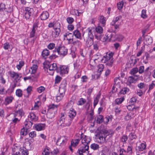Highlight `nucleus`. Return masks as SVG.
Returning <instances> with one entry per match:
<instances>
[{"label": "nucleus", "instance_id": "f257e3e1", "mask_svg": "<svg viewBox=\"0 0 155 155\" xmlns=\"http://www.w3.org/2000/svg\"><path fill=\"white\" fill-rule=\"evenodd\" d=\"M114 54L112 52H107L101 59V62L111 67L113 63V56Z\"/></svg>", "mask_w": 155, "mask_h": 155}, {"label": "nucleus", "instance_id": "f03ea898", "mask_svg": "<svg viewBox=\"0 0 155 155\" xmlns=\"http://www.w3.org/2000/svg\"><path fill=\"white\" fill-rule=\"evenodd\" d=\"M71 123V119L65 118L64 114H61V116L60 120L58 122V124L59 126L63 127L66 126H69Z\"/></svg>", "mask_w": 155, "mask_h": 155}, {"label": "nucleus", "instance_id": "7ed1b4c3", "mask_svg": "<svg viewBox=\"0 0 155 155\" xmlns=\"http://www.w3.org/2000/svg\"><path fill=\"white\" fill-rule=\"evenodd\" d=\"M109 135V133L107 131H101L97 134L96 139L98 142L103 143L105 142L106 138Z\"/></svg>", "mask_w": 155, "mask_h": 155}, {"label": "nucleus", "instance_id": "20e7f679", "mask_svg": "<svg viewBox=\"0 0 155 155\" xmlns=\"http://www.w3.org/2000/svg\"><path fill=\"white\" fill-rule=\"evenodd\" d=\"M21 107L20 104L17 105L15 107V111L14 114H11V116L13 117H18L21 118L22 116L24 114V113L21 108H20Z\"/></svg>", "mask_w": 155, "mask_h": 155}, {"label": "nucleus", "instance_id": "39448f33", "mask_svg": "<svg viewBox=\"0 0 155 155\" xmlns=\"http://www.w3.org/2000/svg\"><path fill=\"white\" fill-rule=\"evenodd\" d=\"M55 49L61 57H64L68 54V49L64 46H60Z\"/></svg>", "mask_w": 155, "mask_h": 155}, {"label": "nucleus", "instance_id": "423d86ee", "mask_svg": "<svg viewBox=\"0 0 155 155\" xmlns=\"http://www.w3.org/2000/svg\"><path fill=\"white\" fill-rule=\"evenodd\" d=\"M57 66L56 63H54L52 64H49L47 68V72L50 75H53L55 70H57V72H58L57 70Z\"/></svg>", "mask_w": 155, "mask_h": 155}, {"label": "nucleus", "instance_id": "0eeeda50", "mask_svg": "<svg viewBox=\"0 0 155 155\" xmlns=\"http://www.w3.org/2000/svg\"><path fill=\"white\" fill-rule=\"evenodd\" d=\"M108 31L109 32L106 35V37H104L105 39L104 40V41H114L116 39V36L111 33L110 30H109Z\"/></svg>", "mask_w": 155, "mask_h": 155}, {"label": "nucleus", "instance_id": "6e6552de", "mask_svg": "<svg viewBox=\"0 0 155 155\" xmlns=\"http://www.w3.org/2000/svg\"><path fill=\"white\" fill-rule=\"evenodd\" d=\"M64 39L68 41L69 44L71 43L73 41V35L72 33L68 32L65 33L63 35Z\"/></svg>", "mask_w": 155, "mask_h": 155}, {"label": "nucleus", "instance_id": "1a4fd4ad", "mask_svg": "<svg viewBox=\"0 0 155 155\" xmlns=\"http://www.w3.org/2000/svg\"><path fill=\"white\" fill-rule=\"evenodd\" d=\"M33 11L32 9L29 8H25L24 11V15L26 19H28L29 18L30 16L32 14Z\"/></svg>", "mask_w": 155, "mask_h": 155}, {"label": "nucleus", "instance_id": "9d476101", "mask_svg": "<svg viewBox=\"0 0 155 155\" xmlns=\"http://www.w3.org/2000/svg\"><path fill=\"white\" fill-rule=\"evenodd\" d=\"M66 141L67 140L64 136L61 137L58 139L56 144L59 146H62L65 144Z\"/></svg>", "mask_w": 155, "mask_h": 155}, {"label": "nucleus", "instance_id": "9b49d317", "mask_svg": "<svg viewBox=\"0 0 155 155\" xmlns=\"http://www.w3.org/2000/svg\"><path fill=\"white\" fill-rule=\"evenodd\" d=\"M81 140L83 145L88 146V145L91 141L90 138L89 137L84 135L81 136Z\"/></svg>", "mask_w": 155, "mask_h": 155}, {"label": "nucleus", "instance_id": "f8f14e48", "mask_svg": "<svg viewBox=\"0 0 155 155\" xmlns=\"http://www.w3.org/2000/svg\"><path fill=\"white\" fill-rule=\"evenodd\" d=\"M89 146L83 145L78 149V153L80 155H82L83 153L86 152L87 153L88 152Z\"/></svg>", "mask_w": 155, "mask_h": 155}, {"label": "nucleus", "instance_id": "ddd939ff", "mask_svg": "<svg viewBox=\"0 0 155 155\" xmlns=\"http://www.w3.org/2000/svg\"><path fill=\"white\" fill-rule=\"evenodd\" d=\"M38 25V21H36L34 24L33 26L31 31L30 33V38H32L35 35V31L37 29V27Z\"/></svg>", "mask_w": 155, "mask_h": 155}, {"label": "nucleus", "instance_id": "4468645a", "mask_svg": "<svg viewBox=\"0 0 155 155\" xmlns=\"http://www.w3.org/2000/svg\"><path fill=\"white\" fill-rule=\"evenodd\" d=\"M11 77L15 80H19L21 78L20 76V74L15 72H11L10 73Z\"/></svg>", "mask_w": 155, "mask_h": 155}, {"label": "nucleus", "instance_id": "2eb2a0df", "mask_svg": "<svg viewBox=\"0 0 155 155\" xmlns=\"http://www.w3.org/2000/svg\"><path fill=\"white\" fill-rule=\"evenodd\" d=\"M32 140H33V139L30 140H29L28 141H26L25 142L24 144L25 149L28 150H30L32 148V144L31 143V142H32Z\"/></svg>", "mask_w": 155, "mask_h": 155}, {"label": "nucleus", "instance_id": "dca6fc26", "mask_svg": "<svg viewBox=\"0 0 155 155\" xmlns=\"http://www.w3.org/2000/svg\"><path fill=\"white\" fill-rule=\"evenodd\" d=\"M60 73L61 74H67L68 73L69 68L65 66L60 67Z\"/></svg>", "mask_w": 155, "mask_h": 155}, {"label": "nucleus", "instance_id": "f3484780", "mask_svg": "<svg viewBox=\"0 0 155 155\" xmlns=\"http://www.w3.org/2000/svg\"><path fill=\"white\" fill-rule=\"evenodd\" d=\"M135 81V77L133 76H129L127 81V84L129 85L132 83H134Z\"/></svg>", "mask_w": 155, "mask_h": 155}, {"label": "nucleus", "instance_id": "a211bd4d", "mask_svg": "<svg viewBox=\"0 0 155 155\" xmlns=\"http://www.w3.org/2000/svg\"><path fill=\"white\" fill-rule=\"evenodd\" d=\"M145 41L146 43V44L147 45H149L151 44L153 42L152 39L151 37L150 36H145Z\"/></svg>", "mask_w": 155, "mask_h": 155}, {"label": "nucleus", "instance_id": "6ab92c4d", "mask_svg": "<svg viewBox=\"0 0 155 155\" xmlns=\"http://www.w3.org/2000/svg\"><path fill=\"white\" fill-rule=\"evenodd\" d=\"M49 16L48 13L47 11L43 12L41 14L40 17L41 20H45L47 19Z\"/></svg>", "mask_w": 155, "mask_h": 155}, {"label": "nucleus", "instance_id": "aec40b11", "mask_svg": "<svg viewBox=\"0 0 155 155\" xmlns=\"http://www.w3.org/2000/svg\"><path fill=\"white\" fill-rule=\"evenodd\" d=\"M45 126V124H39L35 126V128L36 130L40 131L44 130Z\"/></svg>", "mask_w": 155, "mask_h": 155}, {"label": "nucleus", "instance_id": "412c9836", "mask_svg": "<svg viewBox=\"0 0 155 155\" xmlns=\"http://www.w3.org/2000/svg\"><path fill=\"white\" fill-rule=\"evenodd\" d=\"M54 30L52 33V36L53 37L56 38L59 35L61 31L60 29H56Z\"/></svg>", "mask_w": 155, "mask_h": 155}, {"label": "nucleus", "instance_id": "4be33fe9", "mask_svg": "<svg viewBox=\"0 0 155 155\" xmlns=\"http://www.w3.org/2000/svg\"><path fill=\"white\" fill-rule=\"evenodd\" d=\"M76 114V112L74 109L70 110L69 111L68 116L71 118H73L75 116Z\"/></svg>", "mask_w": 155, "mask_h": 155}, {"label": "nucleus", "instance_id": "5701e85b", "mask_svg": "<svg viewBox=\"0 0 155 155\" xmlns=\"http://www.w3.org/2000/svg\"><path fill=\"white\" fill-rule=\"evenodd\" d=\"M28 118H30V120H31L34 121H36L38 119L37 117L33 113H30L28 116Z\"/></svg>", "mask_w": 155, "mask_h": 155}, {"label": "nucleus", "instance_id": "b1692460", "mask_svg": "<svg viewBox=\"0 0 155 155\" xmlns=\"http://www.w3.org/2000/svg\"><path fill=\"white\" fill-rule=\"evenodd\" d=\"M14 98L12 96H8L5 99V103L6 105L9 104L11 103L13 99Z\"/></svg>", "mask_w": 155, "mask_h": 155}, {"label": "nucleus", "instance_id": "393cba45", "mask_svg": "<svg viewBox=\"0 0 155 155\" xmlns=\"http://www.w3.org/2000/svg\"><path fill=\"white\" fill-rule=\"evenodd\" d=\"M73 35L76 37V38L81 39V34L79 31L78 30H76L74 31L73 32Z\"/></svg>", "mask_w": 155, "mask_h": 155}, {"label": "nucleus", "instance_id": "a878e982", "mask_svg": "<svg viewBox=\"0 0 155 155\" xmlns=\"http://www.w3.org/2000/svg\"><path fill=\"white\" fill-rule=\"evenodd\" d=\"M146 144L145 143H141L138 146V149L139 151H143L146 149Z\"/></svg>", "mask_w": 155, "mask_h": 155}, {"label": "nucleus", "instance_id": "bb28decb", "mask_svg": "<svg viewBox=\"0 0 155 155\" xmlns=\"http://www.w3.org/2000/svg\"><path fill=\"white\" fill-rule=\"evenodd\" d=\"M49 54V51L47 49L44 50L42 52V55L45 58H47V57Z\"/></svg>", "mask_w": 155, "mask_h": 155}, {"label": "nucleus", "instance_id": "cd10ccee", "mask_svg": "<svg viewBox=\"0 0 155 155\" xmlns=\"http://www.w3.org/2000/svg\"><path fill=\"white\" fill-rule=\"evenodd\" d=\"M87 30L88 31V37L90 39L92 40L93 39L94 36L92 31V29H90V28H89L87 29Z\"/></svg>", "mask_w": 155, "mask_h": 155}, {"label": "nucleus", "instance_id": "c85d7f7f", "mask_svg": "<svg viewBox=\"0 0 155 155\" xmlns=\"http://www.w3.org/2000/svg\"><path fill=\"white\" fill-rule=\"evenodd\" d=\"M38 66L36 64H34L31 67V74H34L35 73L37 69Z\"/></svg>", "mask_w": 155, "mask_h": 155}, {"label": "nucleus", "instance_id": "c756f323", "mask_svg": "<svg viewBox=\"0 0 155 155\" xmlns=\"http://www.w3.org/2000/svg\"><path fill=\"white\" fill-rule=\"evenodd\" d=\"M79 141L80 140L78 139L73 140L71 141V146L73 147H75L78 144Z\"/></svg>", "mask_w": 155, "mask_h": 155}, {"label": "nucleus", "instance_id": "7c9ffc66", "mask_svg": "<svg viewBox=\"0 0 155 155\" xmlns=\"http://www.w3.org/2000/svg\"><path fill=\"white\" fill-rule=\"evenodd\" d=\"M99 20L100 22L104 26L106 23L105 18L103 16H101L99 17Z\"/></svg>", "mask_w": 155, "mask_h": 155}, {"label": "nucleus", "instance_id": "2f4dec72", "mask_svg": "<svg viewBox=\"0 0 155 155\" xmlns=\"http://www.w3.org/2000/svg\"><path fill=\"white\" fill-rule=\"evenodd\" d=\"M72 44L73 46L78 47L81 45V42L80 41L77 40L72 41Z\"/></svg>", "mask_w": 155, "mask_h": 155}, {"label": "nucleus", "instance_id": "473e14b6", "mask_svg": "<svg viewBox=\"0 0 155 155\" xmlns=\"http://www.w3.org/2000/svg\"><path fill=\"white\" fill-rule=\"evenodd\" d=\"M72 105L71 103H68L65 107V109L67 111H69L70 110L73 109L72 108Z\"/></svg>", "mask_w": 155, "mask_h": 155}, {"label": "nucleus", "instance_id": "72a5a7b5", "mask_svg": "<svg viewBox=\"0 0 155 155\" xmlns=\"http://www.w3.org/2000/svg\"><path fill=\"white\" fill-rule=\"evenodd\" d=\"M129 91V89L127 87H124L119 92L120 94H126Z\"/></svg>", "mask_w": 155, "mask_h": 155}, {"label": "nucleus", "instance_id": "f704fd0d", "mask_svg": "<svg viewBox=\"0 0 155 155\" xmlns=\"http://www.w3.org/2000/svg\"><path fill=\"white\" fill-rule=\"evenodd\" d=\"M95 30L99 34L102 33L103 31L102 28L99 26H98L96 28Z\"/></svg>", "mask_w": 155, "mask_h": 155}, {"label": "nucleus", "instance_id": "c9c22d12", "mask_svg": "<svg viewBox=\"0 0 155 155\" xmlns=\"http://www.w3.org/2000/svg\"><path fill=\"white\" fill-rule=\"evenodd\" d=\"M124 38V36L120 34H117L116 35V39L118 41H122Z\"/></svg>", "mask_w": 155, "mask_h": 155}, {"label": "nucleus", "instance_id": "e433bc0d", "mask_svg": "<svg viewBox=\"0 0 155 155\" xmlns=\"http://www.w3.org/2000/svg\"><path fill=\"white\" fill-rule=\"evenodd\" d=\"M100 98V95H97L94 100V106L95 107L97 104L99 99Z\"/></svg>", "mask_w": 155, "mask_h": 155}, {"label": "nucleus", "instance_id": "4c0bfd02", "mask_svg": "<svg viewBox=\"0 0 155 155\" xmlns=\"http://www.w3.org/2000/svg\"><path fill=\"white\" fill-rule=\"evenodd\" d=\"M141 17L143 19L147 18V15L146 14V11L143 9L142 10L141 14Z\"/></svg>", "mask_w": 155, "mask_h": 155}, {"label": "nucleus", "instance_id": "58836bf2", "mask_svg": "<svg viewBox=\"0 0 155 155\" xmlns=\"http://www.w3.org/2000/svg\"><path fill=\"white\" fill-rule=\"evenodd\" d=\"M28 150L20 148V151L21 152V155H28Z\"/></svg>", "mask_w": 155, "mask_h": 155}, {"label": "nucleus", "instance_id": "ea45409f", "mask_svg": "<svg viewBox=\"0 0 155 155\" xmlns=\"http://www.w3.org/2000/svg\"><path fill=\"white\" fill-rule=\"evenodd\" d=\"M24 62L22 61H21L19 62V64L16 66V68L19 70H20L21 67L24 65Z\"/></svg>", "mask_w": 155, "mask_h": 155}, {"label": "nucleus", "instance_id": "a19ab883", "mask_svg": "<svg viewBox=\"0 0 155 155\" xmlns=\"http://www.w3.org/2000/svg\"><path fill=\"white\" fill-rule=\"evenodd\" d=\"M86 102V101L85 99L83 98H81L78 101V105H83Z\"/></svg>", "mask_w": 155, "mask_h": 155}, {"label": "nucleus", "instance_id": "79ce46f5", "mask_svg": "<svg viewBox=\"0 0 155 155\" xmlns=\"http://www.w3.org/2000/svg\"><path fill=\"white\" fill-rule=\"evenodd\" d=\"M22 91L20 89H18L16 90V94L17 96L20 97L22 96Z\"/></svg>", "mask_w": 155, "mask_h": 155}, {"label": "nucleus", "instance_id": "37998d69", "mask_svg": "<svg viewBox=\"0 0 155 155\" xmlns=\"http://www.w3.org/2000/svg\"><path fill=\"white\" fill-rule=\"evenodd\" d=\"M144 49H145V46H144V45L143 46H142L141 47L140 50V51H139V52H138V53L137 54V57H139V56H140V55H141L142 53H143L144 52Z\"/></svg>", "mask_w": 155, "mask_h": 155}, {"label": "nucleus", "instance_id": "c03bdc74", "mask_svg": "<svg viewBox=\"0 0 155 155\" xmlns=\"http://www.w3.org/2000/svg\"><path fill=\"white\" fill-rule=\"evenodd\" d=\"M91 147L94 150H96L99 148V146L97 144L93 143L91 145Z\"/></svg>", "mask_w": 155, "mask_h": 155}, {"label": "nucleus", "instance_id": "a18cd8bd", "mask_svg": "<svg viewBox=\"0 0 155 155\" xmlns=\"http://www.w3.org/2000/svg\"><path fill=\"white\" fill-rule=\"evenodd\" d=\"M135 105H133L131 104H130L127 106V108L130 110H135Z\"/></svg>", "mask_w": 155, "mask_h": 155}, {"label": "nucleus", "instance_id": "49530a36", "mask_svg": "<svg viewBox=\"0 0 155 155\" xmlns=\"http://www.w3.org/2000/svg\"><path fill=\"white\" fill-rule=\"evenodd\" d=\"M154 81H153L152 83L149 85V89L148 91V92L149 93L150 91L153 89L155 86V84L153 83Z\"/></svg>", "mask_w": 155, "mask_h": 155}, {"label": "nucleus", "instance_id": "de8ad7c7", "mask_svg": "<svg viewBox=\"0 0 155 155\" xmlns=\"http://www.w3.org/2000/svg\"><path fill=\"white\" fill-rule=\"evenodd\" d=\"M124 2L123 1H121L118 3L117 4V7L118 9L120 10L123 7Z\"/></svg>", "mask_w": 155, "mask_h": 155}, {"label": "nucleus", "instance_id": "09e8293b", "mask_svg": "<svg viewBox=\"0 0 155 155\" xmlns=\"http://www.w3.org/2000/svg\"><path fill=\"white\" fill-rule=\"evenodd\" d=\"M121 17L120 16L117 17L115 18L113 20V21L111 22V25H113L115 24L119 20Z\"/></svg>", "mask_w": 155, "mask_h": 155}, {"label": "nucleus", "instance_id": "8fccbe9b", "mask_svg": "<svg viewBox=\"0 0 155 155\" xmlns=\"http://www.w3.org/2000/svg\"><path fill=\"white\" fill-rule=\"evenodd\" d=\"M124 97H121L120 98L117 99L116 100V102L117 104H121L124 100Z\"/></svg>", "mask_w": 155, "mask_h": 155}, {"label": "nucleus", "instance_id": "3c124183", "mask_svg": "<svg viewBox=\"0 0 155 155\" xmlns=\"http://www.w3.org/2000/svg\"><path fill=\"white\" fill-rule=\"evenodd\" d=\"M97 122L99 124L101 123L103 121V117L102 116L100 115H99L97 119Z\"/></svg>", "mask_w": 155, "mask_h": 155}, {"label": "nucleus", "instance_id": "603ef678", "mask_svg": "<svg viewBox=\"0 0 155 155\" xmlns=\"http://www.w3.org/2000/svg\"><path fill=\"white\" fill-rule=\"evenodd\" d=\"M16 86V83L15 82H14V83L11 84L9 90H10L11 92H13L14 88H15Z\"/></svg>", "mask_w": 155, "mask_h": 155}, {"label": "nucleus", "instance_id": "864d4df0", "mask_svg": "<svg viewBox=\"0 0 155 155\" xmlns=\"http://www.w3.org/2000/svg\"><path fill=\"white\" fill-rule=\"evenodd\" d=\"M97 68L98 71L101 72L103 70L104 66L103 64H100L98 66Z\"/></svg>", "mask_w": 155, "mask_h": 155}, {"label": "nucleus", "instance_id": "5fc2aeb1", "mask_svg": "<svg viewBox=\"0 0 155 155\" xmlns=\"http://www.w3.org/2000/svg\"><path fill=\"white\" fill-rule=\"evenodd\" d=\"M60 25L59 23L58 22H56L54 23V29H60Z\"/></svg>", "mask_w": 155, "mask_h": 155}, {"label": "nucleus", "instance_id": "6e6d98bb", "mask_svg": "<svg viewBox=\"0 0 155 155\" xmlns=\"http://www.w3.org/2000/svg\"><path fill=\"white\" fill-rule=\"evenodd\" d=\"M127 139L128 137L127 136L125 135H123L122 137L120 138L121 141L124 143H126Z\"/></svg>", "mask_w": 155, "mask_h": 155}, {"label": "nucleus", "instance_id": "4d7b16f0", "mask_svg": "<svg viewBox=\"0 0 155 155\" xmlns=\"http://www.w3.org/2000/svg\"><path fill=\"white\" fill-rule=\"evenodd\" d=\"M45 90V87L43 86H40L37 88V91L39 93L43 92Z\"/></svg>", "mask_w": 155, "mask_h": 155}, {"label": "nucleus", "instance_id": "13d9d810", "mask_svg": "<svg viewBox=\"0 0 155 155\" xmlns=\"http://www.w3.org/2000/svg\"><path fill=\"white\" fill-rule=\"evenodd\" d=\"M64 93H61L60 94L59 96H58L56 97V100L57 101H60L63 97L64 96Z\"/></svg>", "mask_w": 155, "mask_h": 155}, {"label": "nucleus", "instance_id": "bf43d9fd", "mask_svg": "<svg viewBox=\"0 0 155 155\" xmlns=\"http://www.w3.org/2000/svg\"><path fill=\"white\" fill-rule=\"evenodd\" d=\"M129 103L130 104L135 105L136 104V98L135 97L132 98L130 99Z\"/></svg>", "mask_w": 155, "mask_h": 155}, {"label": "nucleus", "instance_id": "052dcab7", "mask_svg": "<svg viewBox=\"0 0 155 155\" xmlns=\"http://www.w3.org/2000/svg\"><path fill=\"white\" fill-rule=\"evenodd\" d=\"M55 46V44L53 43H50L48 46V48L49 49L51 50L53 49Z\"/></svg>", "mask_w": 155, "mask_h": 155}, {"label": "nucleus", "instance_id": "680f3d73", "mask_svg": "<svg viewBox=\"0 0 155 155\" xmlns=\"http://www.w3.org/2000/svg\"><path fill=\"white\" fill-rule=\"evenodd\" d=\"M121 111V109H120V107H116L114 108V111L116 114H119L120 113Z\"/></svg>", "mask_w": 155, "mask_h": 155}, {"label": "nucleus", "instance_id": "e2e57ef3", "mask_svg": "<svg viewBox=\"0 0 155 155\" xmlns=\"http://www.w3.org/2000/svg\"><path fill=\"white\" fill-rule=\"evenodd\" d=\"M49 150L48 148H45L44 149L42 154V155H48L49 154V153L48 151Z\"/></svg>", "mask_w": 155, "mask_h": 155}, {"label": "nucleus", "instance_id": "0e129e2a", "mask_svg": "<svg viewBox=\"0 0 155 155\" xmlns=\"http://www.w3.org/2000/svg\"><path fill=\"white\" fill-rule=\"evenodd\" d=\"M130 74L132 76L135 77V74H136V68H134L132 69L130 72Z\"/></svg>", "mask_w": 155, "mask_h": 155}, {"label": "nucleus", "instance_id": "69168bd1", "mask_svg": "<svg viewBox=\"0 0 155 155\" xmlns=\"http://www.w3.org/2000/svg\"><path fill=\"white\" fill-rule=\"evenodd\" d=\"M5 9V4L3 3H1L0 4V10L1 11H3Z\"/></svg>", "mask_w": 155, "mask_h": 155}, {"label": "nucleus", "instance_id": "338daca9", "mask_svg": "<svg viewBox=\"0 0 155 155\" xmlns=\"http://www.w3.org/2000/svg\"><path fill=\"white\" fill-rule=\"evenodd\" d=\"M67 21L69 24L72 23L74 21V19L71 17H68L67 18Z\"/></svg>", "mask_w": 155, "mask_h": 155}, {"label": "nucleus", "instance_id": "774afa93", "mask_svg": "<svg viewBox=\"0 0 155 155\" xmlns=\"http://www.w3.org/2000/svg\"><path fill=\"white\" fill-rule=\"evenodd\" d=\"M29 136L33 138L35 137L36 136V133L35 131H32L31 132H30L29 134Z\"/></svg>", "mask_w": 155, "mask_h": 155}]
</instances>
